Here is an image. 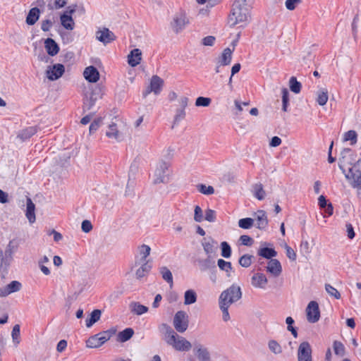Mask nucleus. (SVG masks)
<instances>
[{"instance_id": "25", "label": "nucleus", "mask_w": 361, "mask_h": 361, "mask_svg": "<svg viewBox=\"0 0 361 361\" xmlns=\"http://www.w3.org/2000/svg\"><path fill=\"white\" fill-rule=\"evenodd\" d=\"M44 48L49 56H56L59 51V47L51 38H47L44 41Z\"/></svg>"}, {"instance_id": "13", "label": "nucleus", "mask_w": 361, "mask_h": 361, "mask_svg": "<svg viewBox=\"0 0 361 361\" xmlns=\"http://www.w3.org/2000/svg\"><path fill=\"white\" fill-rule=\"evenodd\" d=\"M96 39L104 45L109 44L116 39V36L109 28H99L95 33Z\"/></svg>"}, {"instance_id": "62", "label": "nucleus", "mask_w": 361, "mask_h": 361, "mask_svg": "<svg viewBox=\"0 0 361 361\" xmlns=\"http://www.w3.org/2000/svg\"><path fill=\"white\" fill-rule=\"evenodd\" d=\"M239 240L241 244L246 246H251L254 242L253 239L247 235H243L240 237Z\"/></svg>"}, {"instance_id": "34", "label": "nucleus", "mask_w": 361, "mask_h": 361, "mask_svg": "<svg viewBox=\"0 0 361 361\" xmlns=\"http://www.w3.org/2000/svg\"><path fill=\"white\" fill-rule=\"evenodd\" d=\"M258 255L271 259L277 255V252L273 248L269 247H261L257 252Z\"/></svg>"}, {"instance_id": "4", "label": "nucleus", "mask_w": 361, "mask_h": 361, "mask_svg": "<svg viewBox=\"0 0 361 361\" xmlns=\"http://www.w3.org/2000/svg\"><path fill=\"white\" fill-rule=\"evenodd\" d=\"M357 161L361 164V158H357V154L351 149L345 148L341 152L338 166L342 172H345L353 167Z\"/></svg>"}, {"instance_id": "26", "label": "nucleus", "mask_w": 361, "mask_h": 361, "mask_svg": "<svg viewBox=\"0 0 361 361\" xmlns=\"http://www.w3.org/2000/svg\"><path fill=\"white\" fill-rule=\"evenodd\" d=\"M233 49H231L230 48H226L224 49L221 56L218 59L217 63L219 66H228L231 63L232 60V54Z\"/></svg>"}, {"instance_id": "10", "label": "nucleus", "mask_w": 361, "mask_h": 361, "mask_svg": "<svg viewBox=\"0 0 361 361\" xmlns=\"http://www.w3.org/2000/svg\"><path fill=\"white\" fill-rule=\"evenodd\" d=\"M173 326L179 333L185 332L188 327V316L183 311H178L173 318Z\"/></svg>"}, {"instance_id": "5", "label": "nucleus", "mask_w": 361, "mask_h": 361, "mask_svg": "<svg viewBox=\"0 0 361 361\" xmlns=\"http://www.w3.org/2000/svg\"><path fill=\"white\" fill-rule=\"evenodd\" d=\"M241 297L242 292L240 287L238 285L233 284L221 293L219 302L231 306L233 303L239 300Z\"/></svg>"}, {"instance_id": "56", "label": "nucleus", "mask_w": 361, "mask_h": 361, "mask_svg": "<svg viewBox=\"0 0 361 361\" xmlns=\"http://www.w3.org/2000/svg\"><path fill=\"white\" fill-rule=\"evenodd\" d=\"M204 220L209 222H214L216 219V213L212 209H207L204 212Z\"/></svg>"}, {"instance_id": "48", "label": "nucleus", "mask_w": 361, "mask_h": 361, "mask_svg": "<svg viewBox=\"0 0 361 361\" xmlns=\"http://www.w3.org/2000/svg\"><path fill=\"white\" fill-rule=\"evenodd\" d=\"M254 224V219L252 218H244L238 221V226L241 228L249 229Z\"/></svg>"}, {"instance_id": "43", "label": "nucleus", "mask_w": 361, "mask_h": 361, "mask_svg": "<svg viewBox=\"0 0 361 361\" xmlns=\"http://www.w3.org/2000/svg\"><path fill=\"white\" fill-rule=\"evenodd\" d=\"M160 274L164 280L170 284L171 286L173 285V276L171 271L166 267H161L160 268Z\"/></svg>"}, {"instance_id": "63", "label": "nucleus", "mask_w": 361, "mask_h": 361, "mask_svg": "<svg viewBox=\"0 0 361 361\" xmlns=\"http://www.w3.org/2000/svg\"><path fill=\"white\" fill-rule=\"evenodd\" d=\"M214 36H207L202 39V44L204 46H213L215 42Z\"/></svg>"}, {"instance_id": "29", "label": "nucleus", "mask_w": 361, "mask_h": 361, "mask_svg": "<svg viewBox=\"0 0 361 361\" xmlns=\"http://www.w3.org/2000/svg\"><path fill=\"white\" fill-rule=\"evenodd\" d=\"M35 206L30 197L27 198L26 202V217L29 220L30 223H33L35 221Z\"/></svg>"}, {"instance_id": "51", "label": "nucleus", "mask_w": 361, "mask_h": 361, "mask_svg": "<svg viewBox=\"0 0 361 361\" xmlns=\"http://www.w3.org/2000/svg\"><path fill=\"white\" fill-rule=\"evenodd\" d=\"M219 305L220 310L222 312V319L224 322L229 321L231 317H230V314L228 312V308L230 306L228 305H226L225 303H220L219 302Z\"/></svg>"}, {"instance_id": "37", "label": "nucleus", "mask_w": 361, "mask_h": 361, "mask_svg": "<svg viewBox=\"0 0 361 361\" xmlns=\"http://www.w3.org/2000/svg\"><path fill=\"white\" fill-rule=\"evenodd\" d=\"M151 248L149 245L143 244L138 247V253L141 257V262H149L147 257L150 255Z\"/></svg>"}, {"instance_id": "8", "label": "nucleus", "mask_w": 361, "mask_h": 361, "mask_svg": "<svg viewBox=\"0 0 361 361\" xmlns=\"http://www.w3.org/2000/svg\"><path fill=\"white\" fill-rule=\"evenodd\" d=\"M15 253V247L10 241L6 247L5 250H3L0 247V272H6L11 267Z\"/></svg>"}, {"instance_id": "33", "label": "nucleus", "mask_w": 361, "mask_h": 361, "mask_svg": "<svg viewBox=\"0 0 361 361\" xmlns=\"http://www.w3.org/2000/svg\"><path fill=\"white\" fill-rule=\"evenodd\" d=\"M130 309L133 313L137 315H141L148 311L147 307L142 305L137 302H131L130 304Z\"/></svg>"}, {"instance_id": "46", "label": "nucleus", "mask_w": 361, "mask_h": 361, "mask_svg": "<svg viewBox=\"0 0 361 361\" xmlns=\"http://www.w3.org/2000/svg\"><path fill=\"white\" fill-rule=\"evenodd\" d=\"M200 267L202 271H206L211 268H215L214 262L207 257V259L200 261Z\"/></svg>"}, {"instance_id": "9", "label": "nucleus", "mask_w": 361, "mask_h": 361, "mask_svg": "<svg viewBox=\"0 0 361 361\" xmlns=\"http://www.w3.org/2000/svg\"><path fill=\"white\" fill-rule=\"evenodd\" d=\"M188 23L189 19L186 13L183 11H180L174 14L170 25L173 32L178 34L185 28Z\"/></svg>"}, {"instance_id": "57", "label": "nucleus", "mask_w": 361, "mask_h": 361, "mask_svg": "<svg viewBox=\"0 0 361 361\" xmlns=\"http://www.w3.org/2000/svg\"><path fill=\"white\" fill-rule=\"evenodd\" d=\"M11 336L13 343L18 345L20 343V325L16 324L12 329Z\"/></svg>"}, {"instance_id": "28", "label": "nucleus", "mask_w": 361, "mask_h": 361, "mask_svg": "<svg viewBox=\"0 0 361 361\" xmlns=\"http://www.w3.org/2000/svg\"><path fill=\"white\" fill-rule=\"evenodd\" d=\"M40 16V11L38 8H32L26 17L25 22L29 25H35L39 20Z\"/></svg>"}, {"instance_id": "27", "label": "nucleus", "mask_w": 361, "mask_h": 361, "mask_svg": "<svg viewBox=\"0 0 361 361\" xmlns=\"http://www.w3.org/2000/svg\"><path fill=\"white\" fill-rule=\"evenodd\" d=\"M106 135L109 138L120 140L123 138V133L118 130L116 123H111L109 126L106 132Z\"/></svg>"}, {"instance_id": "31", "label": "nucleus", "mask_w": 361, "mask_h": 361, "mask_svg": "<svg viewBox=\"0 0 361 361\" xmlns=\"http://www.w3.org/2000/svg\"><path fill=\"white\" fill-rule=\"evenodd\" d=\"M316 101L320 106H324L326 104L329 99V92L326 88H320L316 93Z\"/></svg>"}, {"instance_id": "47", "label": "nucleus", "mask_w": 361, "mask_h": 361, "mask_svg": "<svg viewBox=\"0 0 361 361\" xmlns=\"http://www.w3.org/2000/svg\"><path fill=\"white\" fill-rule=\"evenodd\" d=\"M289 86L290 90L295 94H298L301 90V83L297 81L295 77L290 78Z\"/></svg>"}, {"instance_id": "42", "label": "nucleus", "mask_w": 361, "mask_h": 361, "mask_svg": "<svg viewBox=\"0 0 361 361\" xmlns=\"http://www.w3.org/2000/svg\"><path fill=\"white\" fill-rule=\"evenodd\" d=\"M97 99L94 92H92L89 97H86L83 102V109L85 110H90L95 104Z\"/></svg>"}, {"instance_id": "59", "label": "nucleus", "mask_w": 361, "mask_h": 361, "mask_svg": "<svg viewBox=\"0 0 361 361\" xmlns=\"http://www.w3.org/2000/svg\"><path fill=\"white\" fill-rule=\"evenodd\" d=\"M286 322L288 324V330L291 332L292 335L295 337H298V332L296 329L293 326L294 320L291 317H288L286 319Z\"/></svg>"}, {"instance_id": "60", "label": "nucleus", "mask_w": 361, "mask_h": 361, "mask_svg": "<svg viewBox=\"0 0 361 361\" xmlns=\"http://www.w3.org/2000/svg\"><path fill=\"white\" fill-rule=\"evenodd\" d=\"M7 289L8 290L10 294L14 292H17L20 289L21 284L20 282L17 281H13L7 286Z\"/></svg>"}, {"instance_id": "50", "label": "nucleus", "mask_w": 361, "mask_h": 361, "mask_svg": "<svg viewBox=\"0 0 361 361\" xmlns=\"http://www.w3.org/2000/svg\"><path fill=\"white\" fill-rule=\"evenodd\" d=\"M198 191L204 195H209L214 193V189L211 185H206L204 184H199L197 185Z\"/></svg>"}, {"instance_id": "22", "label": "nucleus", "mask_w": 361, "mask_h": 361, "mask_svg": "<svg viewBox=\"0 0 361 361\" xmlns=\"http://www.w3.org/2000/svg\"><path fill=\"white\" fill-rule=\"evenodd\" d=\"M83 75L85 78L90 82H96L99 79V73L97 69L92 66H90L85 68Z\"/></svg>"}, {"instance_id": "38", "label": "nucleus", "mask_w": 361, "mask_h": 361, "mask_svg": "<svg viewBox=\"0 0 361 361\" xmlns=\"http://www.w3.org/2000/svg\"><path fill=\"white\" fill-rule=\"evenodd\" d=\"M253 194L254 196L259 200H262L264 199L266 192L262 183H259L253 185Z\"/></svg>"}, {"instance_id": "18", "label": "nucleus", "mask_w": 361, "mask_h": 361, "mask_svg": "<svg viewBox=\"0 0 361 361\" xmlns=\"http://www.w3.org/2000/svg\"><path fill=\"white\" fill-rule=\"evenodd\" d=\"M203 250L209 258L215 255L217 249V242L211 237L204 238L202 242Z\"/></svg>"}, {"instance_id": "35", "label": "nucleus", "mask_w": 361, "mask_h": 361, "mask_svg": "<svg viewBox=\"0 0 361 361\" xmlns=\"http://www.w3.org/2000/svg\"><path fill=\"white\" fill-rule=\"evenodd\" d=\"M134 334V331L131 328H127L118 333L117 340L119 342H126L128 341Z\"/></svg>"}, {"instance_id": "55", "label": "nucleus", "mask_w": 361, "mask_h": 361, "mask_svg": "<svg viewBox=\"0 0 361 361\" xmlns=\"http://www.w3.org/2000/svg\"><path fill=\"white\" fill-rule=\"evenodd\" d=\"M212 99L209 97H199L196 99L195 106L207 107L210 105Z\"/></svg>"}, {"instance_id": "45", "label": "nucleus", "mask_w": 361, "mask_h": 361, "mask_svg": "<svg viewBox=\"0 0 361 361\" xmlns=\"http://www.w3.org/2000/svg\"><path fill=\"white\" fill-rule=\"evenodd\" d=\"M334 353L340 357H343L345 354V348L344 345L338 341H335L333 343Z\"/></svg>"}, {"instance_id": "40", "label": "nucleus", "mask_w": 361, "mask_h": 361, "mask_svg": "<svg viewBox=\"0 0 361 361\" xmlns=\"http://www.w3.org/2000/svg\"><path fill=\"white\" fill-rule=\"evenodd\" d=\"M343 142L350 141V145H354L357 141V133L353 130H348L343 134Z\"/></svg>"}, {"instance_id": "53", "label": "nucleus", "mask_w": 361, "mask_h": 361, "mask_svg": "<svg viewBox=\"0 0 361 361\" xmlns=\"http://www.w3.org/2000/svg\"><path fill=\"white\" fill-rule=\"evenodd\" d=\"M325 290L329 295L334 297L336 299L338 300L341 297V293L338 291V290L333 287L332 286H331L330 284L325 285Z\"/></svg>"}, {"instance_id": "24", "label": "nucleus", "mask_w": 361, "mask_h": 361, "mask_svg": "<svg viewBox=\"0 0 361 361\" xmlns=\"http://www.w3.org/2000/svg\"><path fill=\"white\" fill-rule=\"evenodd\" d=\"M179 104L180 105V108L177 109L175 117H174V123H178L180 120L183 119L185 115V108L187 106L188 103V98L183 97H181L179 100Z\"/></svg>"}, {"instance_id": "52", "label": "nucleus", "mask_w": 361, "mask_h": 361, "mask_svg": "<svg viewBox=\"0 0 361 361\" xmlns=\"http://www.w3.org/2000/svg\"><path fill=\"white\" fill-rule=\"evenodd\" d=\"M252 255H243L240 259H239V264L243 267H249L251 264H252Z\"/></svg>"}, {"instance_id": "44", "label": "nucleus", "mask_w": 361, "mask_h": 361, "mask_svg": "<svg viewBox=\"0 0 361 361\" xmlns=\"http://www.w3.org/2000/svg\"><path fill=\"white\" fill-rule=\"evenodd\" d=\"M217 264L220 269L226 272L227 276H231V271L232 270V265L231 262L219 259L217 262Z\"/></svg>"}, {"instance_id": "20", "label": "nucleus", "mask_w": 361, "mask_h": 361, "mask_svg": "<svg viewBox=\"0 0 361 361\" xmlns=\"http://www.w3.org/2000/svg\"><path fill=\"white\" fill-rule=\"evenodd\" d=\"M193 352L200 361H211V356L208 348L202 344H195Z\"/></svg>"}, {"instance_id": "49", "label": "nucleus", "mask_w": 361, "mask_h": 361, "mask_svg": "<svg viewBox=\"0 0 361 361\" xmlns=\"http://www.w3.org/2000/svg\"><path fill=\"white\" fill-rule=\"evenodd\" d=\"M221 256L225 258H228L231 255V248L229 244L224 241L221 243Z\"/></svg>"}, {"instance_id": "54", "label": "nucleus", "mask_w": 361, "mask_h": 361, "mask_svg": "<svg viewBox=\"0 0 361 361\" xmlns=\"http://www.w3.org/2000/svg\"><path fill=\"white\" fill-rule=\"evenodd\" d=\"M302 2V0H286L285 6L288 11H294Z\"/></svg>"}, {"instance_id": "19", "label": "nucleus", "mask_w": 361, "mask_h": 361, "mask_svg": "<svg viewBox=\"0 0 361 361\" xmlns=\"http://www.w3.org/2000/svg\"><path fill=\"white\" fill-rule=\"evenodd\" d=\"M255 226L260 230L265 229L268 226V219L264 210H258L254 214Z\"/></svg>"}, {"instance_id": "58", "label": "nucleus", "mask_w": 361, "mask_h": 361, "mask_svg": "<svg viewBox=\"0 0 361 361\" xmlns=\"http://www.w3.org/2000/svg\"><path fill=\"white\" fill-rule=\"evenodd\" d=\"M203 212L201 207L198 205L195 207L194 209V220L196 222H202L204 220Z\"/></svg>"}, {"instance_id": "39", "label": "nucleus", "mask_w": 361, "mask_h": 361, "mask_svg": "<svg viewBox=\"0 0 361 361\" xmlns=\"http://www.w3.org/2000/svg\"><path fill=\"white\" fill-rule=\"evenodd\" d=\"M268 348L269 350L275 355L281 354L283 352L282 346L278 341L274 339L268 341Z\"/></svg>"}, {"instance_id": "15", "label": "nucleus", "mask_w": 361, "mask_h": 361, "mask_svg": "<svg viewBox=\"0 0 361 361\" xmlns=\"http://www.w3.org/2000/svg\"><path fill=\"white\" fill-rule=\"evenodd\" d=\"M65 72V68L63 65L61 63H56L53 66H49L46 71L47 78L49 80H56L61 78Z\"/></svg>"}, {"instance_id": "16", "label": "nucleus", "mask_w": 361, "mask_h": 361, "mask_svg": "<svg viewBox=\"0 0 361 361\" xmlns=\"http://www.w3.org/2000/svg\"><path fill=\"white\" fill-rule=\"evenodd\" d=\"M298 361H312V348L307 341L302 342L298 350Z\"/></svg>"}, {"instance_id": "32", "label": "nucleus", "mask_w": 361, "mask_h": 361, "mask_svg": "<svg viewBox=\"0 0 361 361\" xmlns=\"http://www.w3.org/2000/svg\"><path fill=\"white\" fill-rule=\"evenodd\" d=\"M142 265L136 270L135 276L137 279L145 277L150 271L152 265L149 262H142Z\"/></svg>"}, {"instance_id": "30", "label": "nucleus", "mask_w": 361, "mask_h": 361, "mask_svg": "<svg viewBox=\"0 0 361 361\" xmlns=\"http://www.w3.org/2000/svg\"><path fill=\"white\" fill-rule=\"evenodd\" d=\"M37 132V126L27 127L19 132V133L18 134V137L20 138L21 140L24 141L31 137Z\"/></svg>"}, {"instance_id": "23", "label": "nucleus", "mask_w": 361, "mask_h": 361, "mask_svg": "<svg viewBox=\"0 0 361 361\" xmlns=\"http://www.w3.org/2000/svg\"><path fill=\"white\" fill-rule=\"evenodd\" d=\"M141 60L142 51L139 49H133L128 56V63L132 67H135L140 64Z\"/></svg>"}, {"instance_id": "61", "label": "nucleus", "mask_w": 361, "mask_h": 361, "mask_svg": "<svg viewBox=\"0 0 361 361\" xmlns=\"http://www.w3.org/2000/svg\"><path fill=\"white\" fill-rule=\"evenodd\" d=\"M102 123V118H98L92 122L89 128L90 134H92L97 130Z\"/></svg>"}, {"instance_id": "12", "label": "nucleus", "mask_w": 361, "mask_h": 361, "mask_svg": "<svg viewBox=\"0 0 361 361\" xmlns=\"http://www.w3.org/2000/svg\"><path fill=\"white\" fill-rule=\"evenodd\" d=\"M307 319L310 323H315L320 318L319 305L316 301L309 302L306 308Z\"/></svg>"}, {"instance_id": "36", "label": "nucleus", "mask_w": 361, "mask_h": 361, "mask_svg": "<svg viewBox=\"0 0 361 361\" xmlns=\"http://www.w3.org/2000/svg\"><path fill=\"white\" fill-rule=\"evenodd\" d=\"M102 312L99 310H93L90 317L86 319L87 327H91L95 322L99 320L101 317Z\"/></svg>"}, {"instance_id": "2", "label": "nucleus", "mask_w": 361, "mask_h": 361, "mask_svg": "<svg viewBox=\"0 0 361 361\" xmlns=\"http://www.w3.org/2000/svg\"><path fill=\"white\" fill-rule=\"evenodd\" d=\"M159 329L160 332L163 334L164 341L174 350L183 352L188 351L191 349L192 345L190 342L184 337L179 336L168 324H162Z\"/></svg>"}, {"instance_id": "11", "label": "nucleus", "mask_w": 361, "mask_h": 361, "mask_svg": "<svg viewBox=\"0 0 361 361\" xmlns=\"http://www.w3.org/2000/svg\"><path fill=\"white\" fill-rule=\"evenodd\" d=\"M75 7L76 6L68 7V10L60 16L61 24L68 30H73L74 29L75 23L72 18V15L75 11Z\"/></svg>"}, {"instance_id": "3", "label": "nucleus", "mask_w": 361, "mask_h": 361, "mask_svg": "<svg viewBox=\"0 0 361 361\" xmlns=\"http://www.w3.org/2000/svg\"><path fill=\"white\" fill-rule=\"evenodd\" d=\"M343 173L350 185L357 189V195L361 198V164L357 161L353 167Z\"/></svg>"}, {"instance_id": "1", "label": "nucleus", "mask_w": 361, "mask_h": 361, "mask_svg": "<svg viewBox=\"0 0 361 361\" xmlns=\"http://www.w3.org/2000/svg\"><path fill=\"white\" fill-rule=\"evenodd\" d=\"M253 4L254 0H235L228 17L231 26L239 25L240 27H246L252 19Z\"/></svg>"}, {"instance_id": "6", "label": "nucleus", "mask_w": 361, "mask_h": 361, "mask_svg": "<svg viewBox=\"0 0 361 361\" xmlns=\"http://www.w3.org/2000/svg\"><path fill=\"white\" fill-rule=\"evenodd\" d=\"M171 164L168 161L160 160L157 166L154 173V183L156 184L167 183L170 180Z\"/></svg>"}, {"instance_id": "21", "label": "nucleus", "mask_w": 361, "mask_h": 361, "mask_svg": "<svg viewBox=\"0 0 361 361\" xmlns=\"http://www.w3.org/2000/svg\"><path fill=\"white\" fill-rule=\"evenodd\" d=\"M266 270L273 276L277 277L282 272V267L280 262L278 259H271L267 263Z\"/></svg>"}, {"instance_id": "14", "label": "nucleus", "mask_w": 361, "mask_h": 361, "mask_svg": "<svg viewBox=\"0 0 361 361\" xmlns=\"http://www.w3.org/2000/svg\"><path fill=\"white\" fill-rule=\"evenodd\" d=\"M164 80L157 75H153L151 78L150 83L147 90L143 92V97H146L150 92L159 94L161 90Z\"/></svg>"}, {"instance_id": "7", "label": "nucleus", "mask_w": 361, "mask_h": 361, "mask_svg": "<svg viewBox=\"0 0 361 361\" xmlns=\"http://www.w3.org/2000/svg\"><path fill=\"white\" fill-rule=\"evenodd\" d=\"M116 332L115 329H110L109 330L97 334L90 337L86 341L87 348H97L102 346L104 343L109 341Z\"/></svg>"}, {"instance_id": "64", "label": "nucleus", "mask_w": 361, "mask_h": 361, "mask_svg": "<svg viewBox=\"0 0 361 361\" xmlns=\"http://www.w3.org/2000/svg\"><path fill=\"white\" fill-rule=\"evenodd\" d=\"M285 249L286 251V255L287 257L292 261H295L296 259V253L288 245H285Z\"/></svg>"}, {"instance_id": "17", "label": "nucleus", "mask_w": 361, "mask_h": 361, "mask_svg": "<svg viewBox=\"0 0 361 361\" xmlns=\"http://www.w3.org/2000/svg\"><path fill=\"white\" fill-rule=\"evenodd\" d=\"M250 283L255 288L264 290L267 286L268 279L264 274L257 272L251 277Z\"/></svg>"}, {"instance_id": "41", "label": "nucleus", "mask_w": 361, "mask_h": 361, "mask_svg": "<svg viewBox=\"0 0 361 361\" xmlns=\"http://www.w3.org/2000/svg\"><path fill=\"white\" fill-rule=\"evenodd\" d=\"M197 294L193 290H188L184 294V304L191 305L196 302Z\"/></svg>"}]
</instances>
